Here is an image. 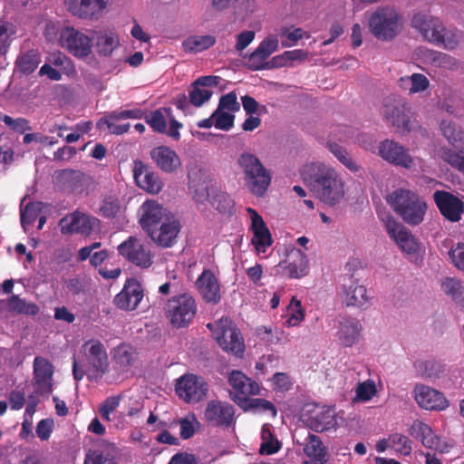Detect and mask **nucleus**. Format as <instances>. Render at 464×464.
I'll return each mask as SVG.
<instances>
[{"mask_svg": "<svg viewBox=\"0 0 464 464\" xmlns=\"http://www.w3.org/2000/svg\"><path fill=\"white\" fill-rule=\"evenodd\" d=\"M301 175L304 184L324 204L335 206L343 198L344 182L330 165L323 162L306 164Z\"/></svg>", "mask_w": 464, "mask_h": 464, "instance_id": "1", "label": "nucleus"}, {"mask_svg": "<svg viewBox=\"0 0 464 464\" xmlns=\"http://www.w3.org/2000/svg\"><path fill=\"white\" fill-rule=\"evenodd\" d=\"M142 118L145 119V121L150 126L153 131L158 133H166L167 122L161 109L155 110L151 111L150 115L145 117L144 111L140 108L113 111L97 121V128L102 130L106 126L111 134L121 135L130 130V124H118V121L127 119L139 120Z\"/></svg>", "mask_w": 464, "mask_h": 464, "instance_id": "2", "label": "nucleus"}, {"mask_svg": "<svg viewBox=\"0 0 464 464\" xmlns=\"http://www.w3.org/2000/svg\"><path fill=\"white\" fill-rule=\"evenodd\" d=\"M403 24L402 14L391 5L378 6L368 19L370 32L381 41H392L401 32Z\"/></svg>", "mask_w": 464, "mask_h": 464, "instance_id": "3", "label": "nucleus"}, {"mask_svg": "<svg viewBox=\"0 0 464 464\" xmlns=\"http://www.w3.org/2000/svg\"><path fill=\"white\" fill-rule=\"evenodd\" d=\"M387 202L401 219L411 226H417L424 219L427 204L411 190L398 188L388 196Z\"/></svg>", "mask_w": 464, "mask_h": 464, "instance_id": "4", "label": "nucleus"}, {"mask_svg": "<svg viewBox=\"0 0 464 464\" xmlns=\"http://www.w3.org/2000/svg\"><path fill=\"white\" fill-rule=\"evenodd\" d=\"M237 164L242 170L245 185L257 197L263 196L271 183V175L260 160L252 153H242Z\"/></svg>", "mask_w": 464, "mask_h": 464, "instance_id": "5", "label": "nucleus"}, {"mask_svg": "<svg viewBox=\"0 0 464 464\" xmlns=\"http://www.w3.org/2000/svg\"><path fill=\"white\" fill-rule=\"evenodd\" d=\"M207 327L212 332L219 346L227 353L242 356L245 343L237 325L227 317L208 323Z\"/></svg>", "mask_w": 464, "mask_h": 464, "instance_id": "6", "label": "nucleus"}, {"mask_svg": "<svg viewBox=\"0 0 464 464\" xmlns=\"http://www.w3.org/2000/svg\"><path fill=\"white\" fill-rule=\"evenodd\" d=\"M197 304L192 295L184 293L172 296L166 304V316L172 326H188L197 314Z\"/></svg>", "mask_w": 464, "mask_h": 464, "instance_id": "7", "label": "nucleus"}, {"mask_svg": "<svg viewBox=\"0 0 464 464\" xmlns=\"http://www.w3.org/2000/svg\"><path fill=\"white\" fill-rule=\"evenodd\" d=\"M59 43L63 49L78 59L88 57L93 46L91 36L70 25L61 28Z\"/></svg>", "mask_w": 464, "mask_h": 464, "instance_id": "8", "label": "nucleus"}, {"mask_svg": "<svg viewBox=\"0 0 464 464\" xmlns=\"http://www.w3.org/2000/svg\"><path fill=\"white\" fill-rule=\"evenodd\" d=\"M117 250L123 259L141 269H148L153 264V253L137 237H129L117 246Z\"/></svg>", "mask_w": 464, "mask_h": 464, "instance_id": "9", "label": "nucleus"}, {"mask_svg": "<svg viewBox=\"0 0 464 464\" xmlns=\"http://www.w3.org/2000/svg\"><path fill=\"white\" fill-rule=\"evenodd\" d=\"M381 114L386 122L392 124L401 135L408 134L411 128L407 114L406 102L402 99L387 97L383 100Z\"/></svg>", "mask_w": 464, "mask_h": 464, "instance_id": "10", "label": "nucleus"}, {"mask_svg": "<svg viewBox=\"0 0 464 464\" xmlns=\"http://www.w3.org/2000/svg\"><path fill=\"white\" fill-rule=\"evenodd\" d=\"M176 393L187 403H197L207 397L208 384L203 377L188 373L177 380Z\"/></svg>", "mask_w": 464, "mask_h": 464, "instance_id": "11", "label": "nucleus"}, {"mask_svg": "<svg viewBox=\"0 0 464 464\" xmlns=\"http://www.w3.org/2000/svg\"><path fill=\"white\" fill-rule=\"evenodd\" d=\"M100 220L80 211L66 215L59 221L63 235L81 234L90 236Z\"/></svg>", "mask_w": 464, "mask_h": 464, "instance_id": "12", "label": "nucleus"}, {"mask_svg": "<svg viewBox=\"0 0 464 464\" xmlns=\"http://www.w3.org/2000/svg\"><path fill=\"white\" fill-rule=\"evenodd\" d=\"M378 155L383 160L397 167L411 169L414 165V160L409 150L392 140L386 139L380 142Z\"/></svg>", "mask_w": 464, "mask_h": 464, "instance_id": "13", "label": "nucleus"}, {"mask_svg": "<svg viewBox=\"0 0 464 464\" xmlns=\"http://www.w3.org/2000/svg\"><path fill=\"white\" fill-rule=\"evenodd\" d=\"M53 183L61 191L81 194L87 187L88 178L80 170L65 169L54 172Z\"/></svg>", "mask_w": 464, "mask_h": 464, "instance_id": "14", "label": "nucleus"}, {"mask_svg": "<svg viewBox=\"0 0 464 464\" xmlns=\"http://www.w3.org/2000/svg\"><path fill=\"white\" fill-rule=\"evenodd\" d=\"M434 202L444 218L450 222H459L464 213V202L450 192L436 190Z\"/></svg>", "mask_w": 464, "mask_h": 464, "instance_id": "15", "label": "nucleus"}, {"mask_svg": "<svg viewBox=\"0 0 464 464\" xmlns=\"http://www.w3.org/2000/svg\"><path fill=\"white\" fill-rule=\"evenodd\" d=\"M385 227L390 237L398 244L401 251L408 255H414L418 252L419 244L406 227L388 216L385 220Z\"/></svg>", "mask_w": 464, "mask_h": 464, "instance_id": "16", "label": "nucleus"}, {"mask_svg": "<svg viewBox=\"0 0 464 464\" xmlns=\"http://www.w3.org/2000/svg\"><path fill=\"white\" fill-rule=\"evenodd\" d=\"M83 346L88 349L85 355L92 377L102 378L109 367L105 346L99 340H90Z\"/></svg>", "mask_w": 464, "mask_h": 464, "instance_id": "17", "label": "nucleus"}, {"mask_svg": "<svg viewBox=\"0 0 464 464\" xmlns=\"http://www.w3.org/2000/svg\"><path fill=\"white\" fill-rule=\"evenodd\" d=\"M205 419L212 426L228 428L235 422V409L228 402L213 400L208 402Z\"/></svg>", "mask_w": 464, "mask_h": 464, "instance_id": "18", "label": "nucleus"}, {"mask_svg": "<svg viewBox=\"0 0 464 464\" xmlns=\"http://www.w3.org/2000/svg\"><path fill=\"white\" fill-rule=\"evenodd\" d=\"M109 0H64L68 12L81 19L97 20Z\"/></svg>", "mask_w": 464, "mask_h": 464, "instance_id": "19", "label": "nucleus"}, {"mask_svg": "<svg viewBox=\"0 0 464 464\" xmlns=\"http://www.w3.org/2000/svg\"><path fill=\"white\" fill-rule=\"evenodd\" d=\"M143 289L135 278L126 280L122 290L114 297V304L125 311H133L143 298Z\"/></svg>", "mask_w": 464, "mask_h": 464, "instance_id": "20", "label": "nucleus"}, {"mask_svg": "<svg viewBox=\"0 0 464 464\" xmlns=\"http://www.w3.org/2000/svg\"><path fill=\"white\" fill-rule=\"evenodd\" d=\"M411 26L419 31L422 37L436 44L440 33L445 31V26L440 18L424 13H418L411 19Z\"/></svg>", "mask_w": 464, "mask_h": 464, "instance_id": "21", "label": "nucleus"}, {"mask_svg": "<svg viewBox=\"0 0 464 464\" xmlns=\"http://www.w3.org/2000/svg\"><path fill=\"white\" fill-rule=\"evenodd\" d=\"M279 267L283 268L282 274L288 278H301L308 274V259L304 252L298 248L291 249L286 259L280 262Z\"/></svg>", "mask_w": 464, "mask_h": 464, "instance_id": "22", "label": "nucleus"}, {"mask_svg": "<svg viewBox=\"0 0 464 464\" xmlns=\"http://www.w3.org/2000/svg\"><path fill=\"white\" fill-rule=\"evenodd\" d=\"M415 400L420 407L429 411L445 410L449 402L439 391L424 384H417L414 388Z\"/></svg>", "mask_w": 464, "mask_h": 464, "instance_id": "23", "label": "nucleus"}, {"mask_svg": "<svg viewBox=\"0 0 464 464\" xmlns=\"http://www.w3.org/2000/svg\"><path fill=\"white\" fill-rule=\"evenodd\" d=\"M246 211L251 218L252 244L258 253H265L273 243L271 233L263 218L254 208H247Z\"/></svg>", "mask_w": 464, "mask_h": 464, "instance_id": "24", "label": "nucleus"}, {"mask_svg": "<svg viewBox=\"0 0 464 464\" xmlns=\"http://www.w3.org/2000/svg\"><path fill=\"white\" fill-rule=\"evenodd\" d=\"M278 40L274 37L265 38L257 48L247 56L246 66L251 71L269 69L270 62L266 59L276 51Z\"/></svg>", "mask_w": 464, "mask_h": 464, "instance_id": "25", "label": "nucleus"}, {"mask_svg": "<svg viewBox=\"0 0 464 464\" xmlns=\"http://www.w3.org/2000/svg\"><path fill=\"white\" fill-rule=\"evenodd\" d=\"M150 155L157 168L164 173H175L182 165L178 153L168 146L155 147L150 150Z\"/></svg>", "mask_w": 464, "mask_h": 464, "instance_id": "26", "label": "nucleus"}, {"mask_svg": "<svg viewBox=\"0 0 464 464\" xmlns=\"http://www.w3.org/2000/svg\"><path fill=\"white\" fill-rule=\"evenodd\" d=\"M53 365L46 359L37 356L34 360V381L36 393L50 394L53 391Z\"/></svg>", "mask_w": 464, "mask_h": 464, "instance_id": "27", "label": "nucleus"}, {"mask_svg": "<svg viewBox=\"0 0 464 464\" xmlns=\"http://www.w3.org/2000/svg\"><path fill=\"white\" fill-rule=\"evenodd\" d=\"M228 382L236 392L234 401L237 403L246 401L250 395L259 394V384L240 371H232L228 376Z\"/></svg>", "mask_w": 464, "mask_h": 464, "instance_id": "28", "label": "nucleus"}, {"mask_svg": "<svg viewBox=\"0 0 464 464\" xmlns=\"http://www.w3.org/2000/svg\"><path fill=\"white\" fill-rule=\"evenodd\" d=\"M196 285L199 295L206 303L217 304L220 302V285L211 270L205 269L198 277Z\"/></svg>", "mask_w": 464, "mask_h": 464, "instance_id": "29", "label": "nucleus"}, {"mask_svg": "<svg viewBox=\"0 0 464 464\" xmlns=\"http://www.w3.org/2000/svg\"><path fill=\"white\" fill-rule=\"evenodd\" d=\"M133 178L140 188L151 194L159 193L163 186L158 174L150 171L141 160L134 161Z\"/></svg>", "mask_w": 464, "mask_h": 464, "instance_id": "30", "label": "nucleus"}, {"mask_svg": "<svg viewBox=\"0 0 464 464\" xmlns=\"http://www.w3.org/2000/svg\"><path fill=\"white\" fill-rule=\"evenodd\" d=\"M148 234L150 238L159 246L163 247L171 246L179 232V222L174 218H166L165 220Z\"/></svg>", "mask_w": 464, "mask_h": 464, "instance_id": "31", "label": "nucleus"}, {"mask_svg": "<svg viewBox=\"0 0 464 464\" xmlns=\"http://www.w3.org/2000/svg\"><path fill=\"white\" fill-rule=\"evenodd\" d=\"M141 218L140 223L147 233L159 227L166 218V210L159 203L153 200H147L141 206Z\"/></svg>", "mask_w": 464, "mask_h": 464, "instance_id": "32", "label": "nucleus"}, {"mask_svg": "<svg viewBox=\"0 0 464 464\" xmlns=\"http://www.w3.org/2000/svg\"><path fill=\"white\" fill-rule=\"evenodd\" d=\"M342 298L347 306L362 307L369 301L366 287L353 278L342 285Z\"/></svg>", "mask_w": 464, "mask_h": 464, "instance_id": "33", "label": "nucleus"}, {"mask_svg": "<svg viewBox=\"0 0 464 464\" xmlns=\"http://www.w3.org/2000/svg\"><path fill=\"white\" fill-rule=\"evenodd\" d=\"M92 36L95 40L96 51L100 55L110 56L112 52L119 47V36L111 31L95 32Z\"/></svg>", "mask_w": 464, "mask_h": 464, "instance_id": "34", "label": "nucleus"}, {"mask_svg": "<svg viewBox=\"0 0 464 464\" xmlns=\"http://www.w3.org/2000/svg\"><path fill=\"white\" fill-rule=\"evenodd\" d=\"M361 329L359 321L345 318L340 323L338 338L344 346L351 347L358 341Z\"/></svg>", "mask_w": 464, "mask_h": 464, "instance_id": "35", "label": "nucleus"}, {"mask_svg": "<svg viewBox=\"0 0 464 464\" xmlns=\"http://www.w3.org/2000/svg\"><path fill=\"white\" fill-rule=\"evenodd\" d=\"M41 61V54L36 49L21 52L15 60V68L20 73L29 75L37 69Z\"/></svg>", "mask_w": 464, "mask_h": 464, "instance_id": "36", "label": "nucleus"}, {"mask_svg": "<svg viewBox=\"0 0 464 464\" xmlns=\"http://www.w3.org/2000/svg\"><path fill=\"white\" fill-rule=\"evenodd\" d=\"M111 353L115 364L122 371L128 370L137 359L136 349L126 343H120Z\"/></svg>", "mask_w": 464, "mask_h": 464, "instance_id": "37", "label": "nucleus"}, {"mask_svg": "<svg viewBox=\"0 0 464 464\" xmlns=\"http://www.w3.org/2000/svg\"><path fill=\"white\" fill-rule=\"evenodd\" d=\"M216 42L214 35H191L182 42V48L186 53H197L211 48Z\"/></svg>", "mask_w": 464, "mask_h": 464, "instance_id": "38", "label": "nucleus"}, {"mask_svg": "<svg viewBox=\"0 0 464 464\" xmlns=\"http://www.w3.org/2000/svg\"><path fill=\"white\" fill-rule=\"evenodd\" d=\"M188 188L197 204H204L209 198V188L208 182L202 178V175L188 174Z\"/></svg>", "mask_w": 464, "mask_h": 464, "instance_id": "39", "label": "nucleus"}, {"mask_svg": "<svg viewBox=\"0 0 464 464\" xmlns=\"http://www.w3.org/2000/svg\"><path fill=\"white\" fill-rule=\"evenodd\" d=\"M304 450L308 457L314 459L315 461H318L321 464H324L327 461L326 449L324 447L320 438L314 434H309Z\"/></svg>", "mask_w": 464, "mask_h": 464, "instance_id": "40", "label": "nucleus"}, {"mask_svg": "<svg viewBox=\"0 0 464 464\" xmlns=\"http://www.w3.org/2000/svg\"><path fill=\"white\" fill-rule=\"evenodd\" d=\"M7 305L10 312L26 315H36L39 313V307L36 304L27 302L16 295H13L7 300Z\"/></svg>", "mask_w": 464, "mask_h": 464, "instance_id": "41", "label": "nucleus"}, {"mask_svg": "<svg viewBox=\"0 0 464 464\" xmlns=\"http://www.w3.org/2000/svg\"><path fill=\"white\" fill-rule=\"evenodd\" d=\"M411 434L419 439L424 447L430 449L434 447V435L426 423L418 420H414L411 427Z\"/></svg>", "mask_w": 464, "mask_h": 464, "instance_id": "42", "label": "nucleus"}, {"mask_svg": "<svg viewBox=\"0 0 464 464\" xmlns=\"http://www.w3.org/2000/svg\"><path fill=\"white\" fill-rule=\"evenodd\" d=\"M335 424V419L329 411H322L308 419V425L315 432L330 430Z\"/></svg>", "mask_w": 464, "mask_h": 464, "instance_id": "43", "label": "nucleus"}, {"mask_svg": "<svg viewBox=\"0 0 464 464\" xmlns=\"http://www.w3.org/2000/svg\"><path fill=\"white\" fill-rule=\"evenodd\" d=\"M414 368L419 375L430 379L443 372V366L434 360L417 361L414 362Z\"/></svg>", "mask_w": 464, "mask_h": 464, "instance_id": "44", "label": "nucleus"}, {"mask_svg": "<svg viewBox=\"0 0 464 464\" xmlns=\"http://www.w3.org/2000/svg\"><path fill=\"white\" fill-rule=\"evenodd\" d=\"M121 203L114 195L105 196L102 201L99 214L106 218H114L121 211Z\"/></svg>", "mask_w": 464, "mask_h": 464, "instance_id": "45", "label": "nucleus"}, {"mask_svg": "<svg viewBox=\"0 0 464 464\" xmlns=\"http://www.w3.org/2000/svg\"><path fill=\"white\" fill-rule=\"evenodd\" d=\"M460 37L461 32L459 30L445 28V31L440 34L439 40L435 44L447 50H453L458 46Z\"/></svg>", "mask_w": 464, "mask_h": 464, "instance_id": "46", "label": "nucleus"}, {"mask_svg": "<svg viewBox=\"0 0 464 464\" xmlns=\"http://www.w3.org/2000/svg\"><path fill=\"white\" fill-rule=\"evenodd\" d=\"M388 441L390 447L393 448L401 455L409 456L412 451L411 440L403 434L393 433L389 436Z\"/></svg>", "mask_w": 464, "mask_h": 464, "instance_id": "47", "label": "nucleus"}, {"mask_svg": "<svg viewBox=\"0 0 464 464\" xmlns=\"http://www.w3.org/2000/svg\"><path fill=\"white\" fill-rule=\"evenodd\" d=\"M329 150L349 170L353 172L359 171L360 167L353 161L345 149L337 143H330Z\"/></svg>", "mask_w": 464, "mask_h": 464, "instance_id": "48", "label": "nucleus"}, {"mask_svg": "<svg viewBox=\"0 0 464 464\" xmlns=\"http://www.w3.org/2000/svg\"><path fill=\"white\" fill-rule=\"evenodd\" d=\"M441 159L450 164L453 169L464 174V154L451 149L441 150Z\"/></svg>", "mask_w": 464, "mask_h": 464, "instance_id": "49", "label": "nucleus"}, {"mask_svg": "<svg viewBox=\"0 0 464 464\" xmlns=\"http://www.w3.org/2000/svg\"><path fill=\"white\" fill-rule=\"evenodd\" d=\"M289 314V317L285 323L289 327L299 324L304 319V311L302 308L301 302L295 297L291 300Z\"/></svg>", "mask_w": 464, "mask_h": 464, "instance_id": "50", "label": "nucleus"}, {"mask_svg": "<svg viewBox=\"0 0 464 464\" xmlns=\"http://www.w3.org/2000/svg\"><path fill=\"white\" fill-rule=\"evenodd\" d=\"M440 130L443 136L452 145H454L457 141L462 139L463 133L461 130L458 128L456 124L450 121H441Z\"/></svg>", "mask_w": 464, "mask_h": 464, "instance_id": "51", "label": "nucleus"}, {"mask_svg": "<svg viewBox=\"0 0 464 464\" xmlns=\"http://www.w3.org/2000/svg\"><path fill=\"white\" fill-rule=\"evenodd\" d=\"M212 205L218 212L230 214L233 211L234 201L228 194L218 192L214 196Z\"/></svg>", "mask_w": 464, "mask_h": 464, "instance_id": "52", "label": "nucleus"}, {"mask_svg": "<svg viewBox=\"0 0 464 464\" xmlns=\"http://www.w3.org/2000/svg\"><path fill=\"white\" fill-rule=\"evenodd\" d=\"M120 396L107 397L99 406L98 412L103 420L111 421V414L120 405Z\"/></svg>", "mask_w": 464, "mask_h": 464, "instance_id": "53", "label": "nucleus"}, {"mask_svg": "<svg viewBox=\"0 0 464 464\" xmlns=\"http://www.w3.org/2000/svg\"><path fill=\"white\" fill-rule=\"evenodd\" d=\"M3 122L13 131L24 134L28 130H32V127L30 125V121L24 118V117H18V118H12L9 115H5L3 118Z\"/></svg>", "mask_w": 464, "mask_h": 464, "instance_id": "54", "label": "nucleus"}, {"mask_svg": "<svg viewBox=\"0 0 464 464\" xmlns=\"http://www.w3.org/2000/svg\"><path fill=\"white\" fill-rule=\"evenodd\" d=\"M214 125L218 130H229L234 125L235 116L231 113L217 109L212 113Z\"/></svg>", "mask_w": 464, "mask_h": 464, "instance_id": "55", "label": "nucleus"}, {"mask_svg": "<svg viewBox=\"0 0 464 464\" xmlns=\"http://www.w3.org/2000/svg\"><path fill=\"white\" fill-rule=\"evenodd\" d=\"M212 93V91L202 89L193 82L192 89L188 93L189 102L194 106L199 107L210 99Z\"/></svg>", "mask_w": 464, "mask_h": 464, "instance_id": "56", "label": "nucleus"}, {"mask_svg": "<svg viewBox=\"0 0 464 464\" xmlns=\"http://www.w3.org/2000/svg\"><path fill=\"white\" fill-rule=\"evenodd\" d=\"M442 289L448 295H450L453 299L458 300L461 297L463 294V285L461 282L456 278L448 277L442 282Z\"/></svg>", "mask_w": 464, "mask_h": 464, "instance_id": "57", "label": "nucleus"}, {"mask_svg": "<svg viewBox=\"0 0 464 464\" xmlns=\"http://www.w3.org/2000/svg\"><path fill=\"white\" fill-rule=\"evenodd\" d=\"M13 33L11 24L0 21V57L7 52Z\"/></svg>", "mask_w": 464, "mask_h": 464, "instance_id": "58", "label": "nucleus"}, {"mask_svg": "<svg viewBox=\"0 0 464 464\" xmlns=\"http://www.w3.org/2000/svg\"><path fill=\"white\" fill-rule=\"evenodd\" d=\"M376 392L375 383L371 380L360 382L356 388V397L362 401H370Z\"/></svg>", "mask_w": 464, "mask_h": 464, "instance_id": "59", "label": "nucleus"}, {"mask_svg": "<svg viewBox=\"0 0 464 464\" xmlns=\"http://www.w3.org/2000/svg\"><path fill=\"white\" fill-rule=\"evenodd\" d=\"M218 109L221 111L227 110L232 112L238 111L240 110V104L237 102V94L234 92H230L222 95Z\"/></svg>", "mask_w": 464, "mask_h": 464, "instance_id": "60", "label": "nucleus"}, {"mask_svg": "<svg viewBox=\"0 0 464 464\" xmlns=\"http://www.w3.org/2000/svg\"><path fill=\"white\" fill-rule=\"evenodd\" d=\"M411 82V94L424 92L430 86L429 79L421 73H412Z\"/></svg>", "mask_w": 464, "mask_h": 464, "instance_id": "61", "label": "nucleus"}, {"mask_svg": "<svg viewBox=\"0 0 464 464\" xmlns=\"http://www.w3.org/2000/svg\"><path fill=\"white\" fill-rule=\"evenodd\" d=\"M242 106L246 114L253 115L254 113H262L266 111V106H259L258 102L251 96L245 95L241 97Z\"/></svg>", "mask_w": 464, "mask_h": 464, "instance_id": "62", "label": "nucleus"}, {"mask_svg": "<svg viewBox=\"0 0 464 464\" xmlns=\"http://www.w3.org/2000/svg\"><path fill=\"white\" fill-rule=\"evenodd\" d=\"M449 255L454 266L464 272V243H458Z\"/></svg>", "mask_w": 464, "mask_h": 464, "instance_id": "63", "label": "nucleus"}, {"mask_svg": "<svg viewBox=\"0 0 464 464\" xmlns=\"http://www.w3.org/2000/svg\"><path fill=\"white\" fill-rule=\"evenodd\" d=\"M273 384L276 390L281 392L289 391L293 385L290 377L285 372H276L273 376Z\"/></svg>", "mask_w": 464, "mask_h": 464, "instance_id": "64", "label": "nucleus"}]
</instances>
